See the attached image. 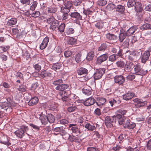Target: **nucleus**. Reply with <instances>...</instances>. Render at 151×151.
<instances>
[{
	"label": "nucleus",
	"instance_id": "f257e3e1",
	"mask_svg": "<svg viewBox=\"0 0 151 151\" xmlns=\"http://www.w3.org/2000/svg\"><path fill=\"white\" fill-rule=\"evenodd\" d=\"M64 93L65 95L61 98L62 101L67 106L73 105L71 97L73 96H74V94H71L70 91L66 92V91H64Z\"/></svg>",
	"mask_w": 151,
	"mask_h": 151
},
{
	"label": "nucleus",
	"instance_id": "f03ea898",
	"mask_svg": "<svg viewBox=\"0 0 151 151\" xmlns=\"http://www.w3.org/2000/svg\"><path fill=\"white\" fill-rule=\"evenodd\" d=\"M28 130L27 126L23 125L20 127L19 129L16 131L14 133L17 137L21 139L24 135L25 131L26 132Z\"/></svg>",
	"mask_w": 151,
	"mask_h": 151
},
{
	"label": "nucleus",
	"instance_id": "7ed1b4c3",
	"mask_svg": "<svg viewBox=\"0 0 151 151\" xmlns=\"http://www.w3.org/2000/svg\"><path fill=\"white\" fill-rule=\"evenodd\" d=\"M134 72L136 74L142 76L146 74L147 73V70H144L141 66L138 64L134 65Z\"/></svg>",
	"mask_w": 151,
	"mask_h": 151
},
{
	"label": "nucleus",
	"instance_id": "20e7f679",
	"mask_svg": "<svg viewBox=\"0 0 151 151\" xmlns=\"http://www.w3.org/2000/svg\"><path fill=\"white\" fill-rule=\"evenodd\" d=\"M105 69L103 68L96 69L95 73L93 75L94 79L97 80L101 78L103 74L105 72Z\"/></svg>",
	"mask_w": 151,
	"mask_h": 151
},
{
	"label": "nucleus",
	"instance_id": "39448f33",
	"mask_svg": "<svg viewBox=\"0 0 151 151\" xmlns=\"http://www.w3.org/2000/svg\"><path fill=\"white\" fill-rule=\"evenodd\" d=\"M135 126V123L131 122L130 119L128 118L126 119L123 124V127L124 128L129 129H133Z\"/></svg>",
	"mask_w": 151,
	"mask_h": 151
},
{
	"label": "nucleus",
	"instance_id": "423d86ee",
	"mask_svg": "<svg viewBox=\"0 0 151 151\" xmlns=\"http://www.w3.org/2000/svg\"><path fill=\"white\" fill-rule=\"evenodd\" d=\"M134 102L136 103L135 106L137 108H140L147 105V102L138 98H135L133 100Z\"/></svg>",
	"mask_w": 151,
	"mask_h": 151
},
{
	"label": "nucleus",
	"instance_id": "0eeeda50",
	"mask_svg": "<svg viewBox=\"0 0 151 151\" xmlns=\"http://www.w3.org/2000/svg\"><path fill=\"white\" fill-rule=\"evenodd\" d=\"M151 52V48L148 50L145 51L141 56V62L145 63L148 60L150 55V53Z\"/></svg>",
	"mask_w": 151,
	"mask_h": 151
},
{
	"label": "nucleus",
	"instance_id": "6e6552de",
	"mask_svg": "<svg viewBox=\"0 0 151 151\" xmlns=\"http://www.w3.org/2000/svg\"><path fill=\"white\" fill-rule=\"evenodd\" d=\"M114 116L110 117L106 116L105 119V125L108 127H111L113 126V123L114 121Z\"/></svg>",
	"mask_w": 151,
	"mask_h": 151
},
{
	"label": "nucleus",
	"instance_id": "1a4fd4ad",
	"mask_svg": "<svg viewBox=\"0 0 151 151\" xmlns=\"http://www.w3.org/2000/svg\"><path fill=\"white\" fill-rule=\"evenodd\" d=\"M125 79L122 75H117L114 77V81L115 83L119 85H122L125 81Z\"/></svg>",
	"mask_w": 151,
	"mask_h": 151
},
{
	"label": "nucleus",
	"instance_id": "9d476101",
	"mask_svg": "<svg viewBox=\"0 0 151 151\" xmlns=\"http://www.w3.org/2000/svg\"><path fill=\"white\" fill-rule=\"evenodd\" d=\"M108 57V53H106L103 54L99 57L97 59L96 63L98 64H100L103 62L105 61Z\"/></svg>",
	"mask_w": 151,
	"mask_h": 151
},
{
	"label": "nucleus",
	"instance_id": "9b49d317",
	"mask_svg": "<svg viewBox=\"0 0 151 151\" xmlns=\"http://www.w3.org/2000/svg\"><path fill=\"white\" fill-rule=\"evenodd\" d=\"M82 103L86 106H90L93 105L95 102L94 99L92 97H90L86 100H83Z\"/></svg>",
	"mask_w": 151,
	"mask_h": 151
},
{
	"label": "nucleus",
	"instance_id": "f8f14e48",
	"mask_svg": "<svg viewBox=\"0 0 151 151\" xmlns=\"http://www.w3.org/2000/svg\"><path fill=\"white\" fill-rule=\"evenodd\" d=\"M71 17L77 20H81L82 16L80 14L76 11L71 12L70 14Z\"/></svg>",
	"mask_w": 151,
	"mask_h": 151
},
{
	"label": "nucleus",
	"instance_id": "ddd939ff",
	"mask_svg": "<svg viewBox=\"0 0 151 151\" xmlns=\"http://www.w3.org/2000/svg\"><path fill=\"white\" fill-rule=\"evenodd\" d=\"M11 105V103L8 101L0 103V106L2 109H4L6 110L10 109L11 110V111H12V108L10 107Z\"/></svg>",
	"mask_w": 151,
	"mask_h": 151
},
{
	"label": "nucleus",
	"instance_id": "4468645a",
	"mask_svg": "<svg viewBox=\"0 0 151 151\" xmlns=\"http://www.w3.org/2000/svg\"><path fill=\"white\" fill-rule=\"evenodd\" d=\"M137 26L132 27L128 29L126 32H125V35L127 36L132 35L137 30Z\"/></svg>",
	"mask_w": 151,
	"mask_h": 151
},
{
	"label": "nucleus",
	"instance_id": "2eb2a0df",
	"mask_svg": "<svg viewBox=\"0 0 151 151\" xmlns=\"http://www.w3.org/2000/svg\"><path fill=\"white\" fill-rule=\"evenodd\" d=\"M49 41V38L48 37H46L45 38L40 45V49L42 50L45 49L47 46Z\"/></svg>",
	"mask_w": 151,
	"mask_h": 151
},
{
	"label": "nucleus",
	"instance_id": "dca6fc26",
	"mask_svg": "<svg viewBox=\"0 0 151 151\" xmlns=\"http://www.w3.org/2000/svg\"><path fill=\"white\" fill-rule=\"evenodd\" d=\"M134 94L131 92H128L123 95V99L126 101L131 99L134 96Z\"/></svg>",
	"mask_w": 151,
	"mask_h": 151
},
{
	"label": "nucleus",
	"instance_id": "f3484780",
	"mask_svg": "<svg viewBox=\"0 0 151 151\" xmlns=\"http://www.w3.org/2000/svg\"><path fill=\"white\" fill-rule=\"evenodd\" d=\"M135 10L137 13H141L143 11V9L142 5L140 2H136V4L135 5Z\"/></svg>",
	"mask_w": 151,
	"mask_h": 151
},
{
	"label": "nucleus",
	"instance_id": "a211bd4d",
	"mask_svg": "<svg viewBox=\"0 0 151 151\" xmlns=\"http://www.w3.org/2000/svg\"><path fill=\"white\" fill-rule=\"evenodd\" d=\"M77 73L78 75H86L88 73V70L86 68L83 67L78 68L77 71Z\"/></svg>",
	"mask_w": 151,
	"mask_h": 151
},
{
	"label": "nucleus",
	"instance_id": "6ab92c4d",
	"mask_svg": "<svg viewBox=\"0 0 151 151\" xmlns=\"http://www.w3.org/2000/svg\"><path fill=\"white\" fill-rule=\"evenodd\" d=\"M76 126V124H70L69 125V127L70 129L72 130L73 133L78 135L79 134V129Z\"/></svg>",
	"mask_w": 151,
	"mask_h": 151
},
{
	"label": "nucleus",
	"instance_id": "aec40b11",
	"mask_svg": "<svg viewBox=\"0 0 151 151\" xmlns=\"http://www.w3.org/2000/svg\"><path fill=\"white\" fill-rule=\"evenodd\" d=\"M47 10L49 14H55L58 11V8L56 6H52L47 7Z\"/></svg>",
	"mask_w": 151,
	"mask_h": 151
},
{
	"label": "nucleus",
	"instance_id": "412c9836",
	"mask_svg": "<svg viewBox=\"0 0 151 151\" xmlns=\"http://www.w3.org/2000/svg\"><path fill=\"white\" fill-rule=\"evenodd\" d=\"M39 119L43 125H45L48 123V120L47 116L45 115H40Z\"/></svg>",
	"mask_w": 151,
	"mask_h": 151
},
{
	"label": "nucleus",
	"instance_id": "4be33fe9",
	"mask_svg": "<svg viewBox=\"0 0 151 151\" xmlns=\"http://www.w3.org/2000/svg\"><path fill=\"white\" fill-rule=\"evenodd\" d=\"M40 76L42 78L46 77L50 78L52 76V73L46 70L42 71L40 73Z\"/></svg>",
	"mask_w": 151,
	"mask_h": 151
},
{
	"label": "nucleus",
	"instance_id": "5701e85b",
	"mask_svg": "<svg viewBox=\"0 0 151 151\" xmlns=\"http://www.w3.org/2000/svg\"><path fill=\"white\" fill-rule=\"evenodd\" d=\"M69 87V85L67 84H62L57 86L55 88V89L58 91H63L67 89Z\"/></svg>",
	"mask_w": 151,
	"mask_h": 151
},
{
	"label": "nucleus",
	"instance_id": "b1692460",
	"mask_svg": "<svg viewBox=\"0 0 151 151\" xmlns=\"http://www.w3.org/2000/svg\"><path fill=\"white\" fill-rule=\"evenodd\" d=\"M38 99L37 97L35 96L31 98L28 102V104L29 106H34L38 102Z\"/></svg>",
	"mask_w": 151,
	"mask_h": 151
},
{
	"label": "nucleus",
	"instance_id": "393cba45",
	"mask_svg": "<svg viewBox=\"0 0 151 151\" xmlns=\"http://www.w3.org/2000/svg\"><path fill=\"white\" fill-rule=\"evenodd\" d=\"M106 100L105 98L102 97H99L97 98V101L96 103L99 106H103L104 104L106 102Z\"/></svg>",
	"mask_w": 151,
	"mask_h": 151
},
{
	"label": "nucleus",
	"instance_id": "a878e982",
	"mask_svg": "<svg viewBox=\"0 0 151 151\" xmlns=\"http://www.w3.org/2000/svg\"><path fill=\"white\" fill-rule=\"evenodd\" d=\"M17 20L15 18H12L8 20L7 23V25L8 26L12 27L13 25L16 24Z\"/></svg>",
	"mask_w": 151,
	"mask_h": 151
},
{
	"label": "nucleus",
	"instance_id": "bb28decb",
	"mask_svg": "<svg viewBox=\"0 0 151 151\" xmlns=\"http://www.w3.org/2000/svg\"><path fill=\"white\" fill-rule=\"evenodd\" d=\"M106 38L109 40H116L117 38V36L114 34L109 33L106 35Z\"/></svg>",
	"mask_w": 151,
	"mask_h": 151
},
{
	"label": "nucleus",
	"instance_id": "cd10ccee",
	"mask_svg": "<svg viewBox=\"0 0 151 151\" xmlns=\"http://www.w3.org/2000/svg\"><path fill=\"white\" fill-rule=\"evenodd\" d=\"M59 23L58 21L57 20H55L50 24V29H52L53 30H55L56 28H58L59 25Z\"/></svg>",
	"mask_w": 151,
	"mask_h": 151
},
{
	"label": "nucleus",
	"instance_id": "c85d7f7f",
	"mask_svg": "<svg viewBox=\"0 0 151 151\" xmlns=\"http://www.w3.org/2000/svg\"><path fill=\"white\" fill-rule=\"evenodd\" d=\"M63 127H55L52 129L54 134L55 135H57L59 134L61 132L64 131L63 130Z\"/></svg>",
	"mask_w": 151,
	"mask_h": 151
},
{
	"label": "nucleus",
	"instance_id": "c756f323",
	"mask_svg": "<svg viewBox=\"0 0 151 151\" xmlns=\"http://www.w3.org/2000/svg\"><path fill=\"white\" fill-rule=\"evenodd\" d=\"M0 143L8 146L10 145H11V144L8 141L7 137L6 136H4L2 138Z\"/></svg>",
	"mask_w": 151,
	"mask_h": 151
},
{
	"label": "nucleus",
	"instance_id": "7c9ffc66",
	"mask_svg": "<svg viewBox=\"0 0 151 151\" xmlns=\"http://www.w3.org/2000/svg\"><path fill=\"white\" fill-rule=\"evenodd\" d=\"M85 127L88 130L90 131H93L95 130L96 127L94 125H91L90 124L88 123L86 124L85 126Z\"/></svg>",
	"mask_w": 151,
	"mask_h": 151
},
{
	"label": "nucleus",
	"instance_id": "2f4dec72",
	"mask_svg": "<svg viewBox=\"0 0 151 151\" xmlns=\"http://www.w3.org/2000/svg\"><path fill=\"white\" fill-rule=\"evenodd\" d=\"M114 118L118 119V123L119 125H122L124 124V119L122 117V116L121 115H114Z\"/></svg>",
	"mask_w": 151,
	"mask_h": 151
},
{
	"label": "nucleus",
	"instance_id": "473e14b6",
	"mask_svg": "<svg viewBox=\"0 0 151 151\" xmlns=\"http://www.w3.org/2000/svg\"><path fill=\"white\" fill-rule=\"evenodd\" d=\"M47 118L48 120V122H49L50 123H53L55 120L54 116L51 114H48L47 116Z\"/></svg>",
	"mask_w": 151,
	"mask_h": 151
},
{
	"label": "nucleus",
	"instance_id": "72a5a7b5",
	"mask_svg": "<svg viewBox=\"0 0 151 151\" xmlns=\"http://www.w3.org/2000/svg\"><path fill=\"white\" fill-rule=\"evenodd\" d=\"M62 66V64L60 63H56L52 65V69L55 70H59Z\"/></svg>",
	"mask_w": 151,
	"mask_h": 151
},
{
	"label": "nucleus",
	"instance_id": "f704fd0d",
	"mask_svg": "<svg viewBox=\"0 0 151 151\" xmlns=\"http://www.w3.org/2000/svg\"><path fill=\"white\" fill-rule=\"evenodd\" d=\"M94 56V52L91 51L89 52L87 55L86 57V59L88 61L92 60Z\"/></svg>",
	"mask_w": 151,
	"mask_h": 151
},
{
	"label": "nucleus",
	"instance_id": "c9c22d12",
	"mask_svg": "<svg viewBox=\"0 0 151 151\" xmlns=\"http://www.w3.org/2000/svg\"><path fill=\"white\" fill-rule=\"evenodd\" d=\"M127 111L123 109H120L118 110L116 112V115H121L122 116L123 115H125L127 113Z\"/></svg>",
	"mask_w": 151,
	"mask_h": 151
},
{
	"label": "nucleus",
	"instance_id": "e433bc0d",
	"mask_svg": "<svg viewBox=\"0 0 151 151\" xmlns=\"http://www.w3.org/2000/svg\"><path fill=\"white\" fill-rule=\"evenodd\" d=\"M116 11L119 12H122L124 11L125 8L124 6L118 5L116 7Z\"/></svg>",
	"mask_w": 151,
	"mask_h": 151
},
{
	"label": "nucleus",
	"instance_id": "4c0bfd02",
	"mask_svg": "<svg viewBox=\"0 0 151 151\" xmlns=\"http://www.w3.org/2000/svg\"><path fill=\"white\" fill-rule=\"evenodd\" d=\"M60 12L62 14H68L70 12V9L64 6H62L60 8Z\"/></svg>",
	"mask_w": 151,
	"mask_h": 151
},
{
	"label": "nucleus",
	"instance_id": "58836bf2",
	"mask_svg": "<svg viewBox=\"0 0 151 151\" xmlns=\"http://www.w3.org/2000/svg\"><path fill=\"white\" fill-rule=\"evenodd\" d=\"M73 3L70 1H66L64 3V6L65 7L70 9L73 7Z\"/></svg>",
	"mask_w": 151,
	"mask_h": 151
},
{
	"label": "nucleus",
	"instance_id": "ea45409f",
	"mask_svg": "<svg viewBox=\"0 0 151 151\" xmlns=\"http://www.w3.org/2000/svg\"><path fill=\"white\" fill-rule=\"evenodd\" d=\"M94 25L96 28L99 29H101L104 26L103 23L101 22H95Z\"/></svg>",
	"mask_w": 151,
	"mask_h": 151
},
{
	"label": "nucleus",
	"instance_id": "a19ab883",
	"mask_svg": "<svg viewBox=\"0 0 151 151\" xmlns=\"http://www.w3.org/2000/svg\"><path fill=\"white\" fill-rule=\"evenodd\" d=\"M63 83V81L62 79L60 78L55 81L52 83L54 86H58Z\"/></svg>",
	"mask_w": 151,
	"mask_h": 151
},
{
	"label": "nucleus",
	"instance_id": "79ce46f5",
	"mask_svg": "<svg viewBox=\"0 0 151 151\" xmlns=\"http://www.w3.org/2000/svg\"><path fill=\"white\" fill-rule=\"evenodd\" d=\"M118 57L115 54H112L109 57V61L112 62H114L117 58Z\"/></svg>",
	"mask_w": 151,
	"mask_h": 151
},
{
	"label": "nucleus",
	"instance_id": "37998d69",
	"mask_svg": "<svg viewBox=\"0 0 151 151\" xmlns=\"http://www.w3.org/2000/svg\"><path fill=\"white\" fill-rule=\"evenodd\" d=\"M132 63H125V70H127V71L130 70L132 68Z\"/></svg>",
	"mask_w": 151,
	"mask_h": 151
},
{
	"label": "nucleus",
	"instance_id": "c03bdc74",
	"mask_svg": "<svg viewBox=\"0 0 151 151\" xmlns=\"http://www.w3.org/2000/svg\"><path fill=\"white\" fill-rule=\"evenodd\" d=\"M76 40L73 37H70L67 40L68 43L69 44L72 45L75 44Z\"/></svg>",
	"mask_w": 151,
	"mask_h": 151
},
{
	"label": "nucleus",
	"instance_id": "a18cd8bd",
	"mask_svg": "<svg viewBox=\"0 0 151 151\" xmlns=\"http://www.w3.org/2000/svg\"><path fill=\"white\" fill-rule=\"evenodd\" d=\"M82 92L85 95L88 96L90 95L92 93L90 89H86L84 88L82 89Z\"/></svg>",
	"mask_w": 151,
	"mask_h": 151
},
{
	"label": "nucleus",
	"instance_id": "49530a36",
	"mask_svg": "<svg viewBox=\"0 0 151 151\" xmlns=\"http://www.w3.org/2000/svg\"><path fill=\"white\" fill-rule=\"evenodd\" d=\"M136 3L135 0H129L127 4V6L128 7H130L134 6V4L135 5Z\"/></svg>",
	"mask_w": 151,
	"mask_h": 151
},
{
	"label": "nucleus",
	"instance_id": "de8ad7c7",
	"mask_svg": "<svg viewBox=\"0 0 151 151\" xmlns=\"http://www.w3.org/2000/svg\"><path fill=\"white\" fill-rule=\"evenodd\" d=\"M151 25L148 23H146L142 25L141 27V29L143 30L151 29Z\"/></svg>",
	"mask_w": 151,
	"mask_h": 151
},
{
	"label": "nucleus",
	"instance_id": "09e8293b",
	"mask_svg": "<svg viewBox=\"0 0 151 151\" xmlns=\"http://www.w3.org/2000/svg\"><path fill=\"white\" fill-rule=\"evenodd\" d=\"M116 65L117 67L123 68L125 64V62L123 61H118L116 62Z\"/></svg>",
	"mask_w": 151,
	"mask_h": 151
},
{
	"label": "nucleus",
	"instance_id": "8fccbe9b",
	"mask_svg": "<svg viewBox=\"0 0 151 151\" xmlns=\"http://www.w3.org/2000/svg\"><path fill=\"white\" fill-rule=\"evenodd\" d=\"M81 53H78L76 55L75 57V59L77 63L80 62L81 60Z\"/></svg>",
	"mask_w": 151,
	"mask_h": 151
},
{
	"label": "nucleus",
	"instance_id": "3c124183",
	"mask_svg": "<svg viewBox=\"0 0 151 151\" xmlns=\"http://www.w3.org/2000/svg\"><path fill=\"white\" fill-rule=\"evenodd\" d=\"M125 37H126L125 34L124 33L122 32L121 31V32L120 33L119 36V41L121 42H122L125 39Z\"/></svg>",
	"mask_w": 151,
	"mask_h": 151
},
{
	"label": "nucleus",
	"instance_id": "603ef678",
	"mask_svg": "<svg viewBox=\"0 0 151 151\" xmlns=\"http://www.w3.org/2000/svg\"><path fill=\"white\" fill-rule=\"evenodd\" d=\"M107 47V45L105 44H102L99 47L98 50L100 51H104Z\"/></svg>",
	"mask_w": 151,
	"mask_h": 151
},
{
	"label": "nucleus",
	"instance_id": "864d4df0",
	"mask_svg": "<svg viewBox=\"0 0 151 151\" xmlns=\"http://www.w3.org/2000/svg\"><path fill=\"white\" fill-rule=\"evenodd\" d=\"M75 31L72 28H67L66 30V33L68 35H70L74 33Z\"/></svg>",
	"mask_w": 151,
	"mask_h": 151
},
{
	"label": "nucleus",
	"instance_id": "5fc2aeb1",
	"mask_svg": "<svg viewBox=\"0 0 151 151\" xmlns=\"http://www.w3.org/2000/svg\"><path fill=\"white\" fill-rule=\"evenodd\" d=\"M135 76L134 74L130 73L126 77L127 80L132 81L134 79Z\"/></svg>",
	"mask_w": 151,
	"mask_h": 151
},
{
	"label": "nucleus",
	"instance_id": "6e6d98bb",
	"mask_svg": "<svg viewBox=\"0 0 151 151\" xmlns=\"http://www.w3.org/2000/svg\"><path fill=\"white\" fill-rule=\"evenodd\" d=\"M65 25L64 23L61 24L59 27L58 29L59 31L60 32H64Z\"/></svg>",
	"mask_w": 151,
	"mask_h": 151
},
{
	"label": "nucleus",
	"instance_id": "4d7b16f0",
	"mask_svg": "<svg viewBox=\"0 0 151 151\" xmlns=\"http://www.w3.org/2000/svg\"><path fill=\"white\" fill-rule=\"evenodd\" d=\"M40 14V12L38 11H36L32 14V17L35 18H36L39 17Z\"/></svg>",
	"mask_w": 151,
	"mask_h": 151
},
{
	"label": "nucleus",
	"instance_id": "13d9d810",
	"mask_svg": "<svg viewBox=\"0 0 151 151\" xmlns=\"http://www.w3.org/2000/svg\"><path fill=\"white\" fill-rule=\"evenodd\" d=\"M37 3L36 1H33L32 5L30 6V9L32 11L34 10L37 6Z\"/></svg>",
	"mask_w": 151,
	"mask_h": 151
},
{
	"label": "nucleus",
	"instance_id": "bf43d9fd",
	"mask_svg": "<svg viewBox=\"0 0 151 151\" xmlns=\"http://www.w3.org/2000/svg\"><path fill=\"white\" fill-rule=\"evenodd\" d=\"M123 45L125 47H128L129 45V39L128 38H126L124 42Z\"/></svg>",
	"mask_w": 151,
	"mask_h": 151
},
{
	"label": "nucleus",
	"instance_id": "052dcab7",
	"mask_svg": "<svg viewBox=\"0 0 151 151\" xmlns=\"http://www.w3.org/2000/svg\"><path fill=\"white\" fill-rule=\"evenodd\" d=\"M10 48V47L9 45L0 46V48L3 52H6L8 50H9Z\"/></svg>",
	"mask_w": 151,
	"mask_h": 151
},
{
	"label": "nucleus",
	"instance_id": "680f3d73",
	"mask_svg": "<svg viewBox=\"0 0 151 151\" xmlns=\"http://www.w3.org/2000/svg\"><path fill=\"white\" fill-rule=\"evenodd\" d=\"M56 20L55 19V18L53 17H51L47 19V22L48 24H51L55 20Z\"/></svg>",
	"mask_w": 151,
	"mask_h": 151
},
{
	"label": "nucleus",
	"instance_id": "e2e57ef3",
	"mask_svg": "<svg viewBox=\"0 0 151 151\" xmlns=\"http://www.w3.org/2000/svg\"><path fill=\"white\" fill-rule=\"evenodd\" d=\"M87 151H99V150L97 148L90 147L87 148Z\"/></svg>",
	"mask_w": 151,
	"mask_h": 151
},
{
	"label": "nucleus",
	"instance_id": "0e129e2a",
	"mask_svg": "<svg viewBox=\"0 0 151 151\" xmlns=\"http://www.w3.org/2000/svg\"><path fill=\"white\" fill-rule=\"evenodd\" d=\"M107 1L106 0H101L99 1L98 2V4L100 6H103L106 4Z\"/></svg>",
	"mask_w": 151,
	"mask_h": 151
},
{
	"label": "nucleus",
	"instance_id": "69168bd1",
	"mask_svg": "<svg viewBox=\"0 0 151 151\" xmlns=\"http://www.w3.org/2000/svg\"><path fill=\"white\" fill-rule=\"evenodd\" d=\"M72 52L70 51H66L65 52L64 55L66 58H68L72 54Z\"/></svg>",
	"mask_w": 151,
	"mask_h": 151
},
{
	"label": "nucleus",
	"instance_id": "338daca9",
	"mask_svg": "<svg viewBox=\"0 0 151 151\" xmlns=\"http://www.w3.org/2000/svg\"><path fill=\"white\" fill-rule=\"evenodd\" d=\"M94 113L98 116H99L101 115V110L99 108H97L94 111Z\"/></svg>",
	"mask_w": 151,
	"mask_h": 151
},
{
	"label": "nucleus",
	"instance_id": "774afa93",
	"mask_svg": "<svg viewBox=\"0 0 151 151\" xmlns=\"http://www.w3.org/2000/svg\"><path fill=\"white\" fill-rule=\"evenodd\" d=\"M76 109V107L75 106H70L68 108V111L70 112H71L74 111Z\"/></svg>",
	"mask_w": 151,
	"mask_h": 151
}]
</instances>
